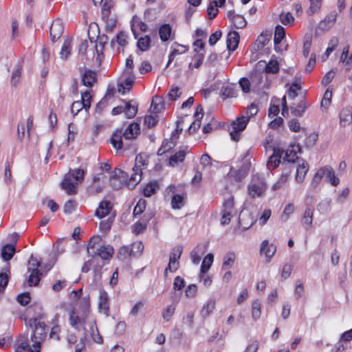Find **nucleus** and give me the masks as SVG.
<instances>
[{"instance_id": "1", "label": "nucleus", "mask_w": 352, "mask_h": 352, "mask_svg": "<svg viewBox=\"0 0 352 352\" xmlns=\"http://www.w3.org/2000/svg\"><path fill=\"white\" fill-rule=\"evenodd\" d=\"M100 237L92 236L88 243L87 254L91 256H98L103 260H107L112 257L114 250L109 245H101Z\"/></svg>"}, {"instance_id": "2", "label": "nucleus", "mask_w": 352, "mask_h": 352, "mask_svg": "<svg viewBox=\"0 0 352 352\" xmlns=\"http://www.w3.org/2000/svg\"><path fill=\"white\" fill-rule=\"evenodd\" d=\"M140 131V126L138 123H132L129 124L124 132L121 129L117 130L111 138V143L116 149H122L123 148L122 138L125 140H131L136 137Z\"/></svg>"}, {"instance_id": "3", "label": "nucleus", "mask_w": 352, "mask_h": 352, "mask_svg": "<svg viewBox=\"0 0 352 352\" xmlns=\"http://www.w3.org/2000/svg\"><path fill=\"white\" fill-rule=\"evenodd\" d=\"M28 324L31 328H33V333L31 335L33 346L40 349L41 342L47 336V331L45 330L46 325L43 322L36 318L30 319Z\"/></svg>"}, {"instance_id": "4", "label": "nucleus", "mask_w": 352, "mask_h": 352, "mask_svg": "<svg viewBox=\"0 0 352 352\" xmlns=\"http://www.w3.org/2000/svg\"><path fill=\"white\" fill-rule=\"evenodd\" d=\"M267 189V184L264 178L258 174L254 175L248 186L249 195L252 198L261 197Z\"/></svg>"}, {"instance_id": "5", "label": "nucleus", "mask_w": 352, "mask_h": 352, "mask_svg": "<svg viewBox=\"0 0 352 352\" xmlns=\"http://www.w3.org/2000/svg\"><path fill=\"white\" fill-rule=\"evenodd\" d=\"M128 174L120 168H116L110 175V184L111 187L115 190L120 189L124 184H126L128 188H134L135 182H131L129 186V181L127 182Z\"/></svg>"}, {"instance_id": "6", "label": "nucleus", "mask_w": 352, "mask_h": 352, "mask_svg": "<svg viewBox=\"0 0 352 352\" xmlns=\"http://www.w3.org/2000/svg\"><path fill=\"white\" fill-rule=\"evenodd\" d=\"M221 213V224L223 226L228 224L231 219L236 215L237 210L234 208V197L232 196H230L227 199L224 200Z\"/></svg>"}, {"instance_id": "7", "label": "nucleus", "mask_w": 352, "mask_h": 352, "mask_svg": "<svg viewBox=\"0 0 352 352\" xmlns=\"http://www.w3.org/2000/svg\"><path fill=\"white\" fill-rule=\"evenodd\" d=\"M183 247L182 245H180L174 247L171 250V252L169 255V262L168 266L166 267L164 270L165 276L167 275L168 271H170V272H175L177 270L179 266V260L181 257Z\"/></svg>"}, {"instance_id": "8", "label": "nucleus", "mask_w": 352, "mask_h": 352, "mask_svg": "<svg viewBox=\"0 0 352 352\" xmlns=\"http://www.w3.org/2000/svg\"><path fill=\"white\" fill-rule=\"evenodd\" d=\"M248 121L249 118L246 116H241L232 121L230 129V135L233 140L238 141L239 140L240 133L245 129Z\"/></svg>"}, {"instance_id": "9", "label": "nucleus", "mask_w": 352, "mask_h": 352, "mask_svg": "<svg viewBox=\"0 0 352 352\" xmlns=\"http://www.w3.org/2000/svg\"><path fill=\"white\" fill-rule=\"evenodd\" d=\"M30 346L27 335H21L16 341L15 352H40V349L32 345Z\"/></svg>"}, {"instance_id": "10", "label": "nucleus", "mask_w": 352, "mask_h": 352, "mask_svg": "<svg viewBox=\"0 0 352 352\" xmlns=\"http://www.w3.org/2000/svg\"><path fill=\"white\" fill-rule=\"evenodd\" d=\"M144 163L142 155H137L135 157V164L133 168V173L129 179V186L131 182H135V185H137L142 179V168L141 166H144Z\"/></svg>"}, {"instance_id": "11", "label": "nucleus", "mask_w": 352, "mask_h": 352, "mask_svg": "<svg viewBox=\"0 0 352 352\" xmlns=\"http://www.w3.org/2000/svg\"><path fill=\"white\" fill-rule=\"evenodd\" d=\"M125 78L122 82L118 84V91L122 94H125V89L129 91L135 81V76L131 70L124 71Z\"/></svg>"}, {"instance_id": "12", "label": "nucleus", "mask_w": 352, "mask_h": 352, "mask_svg": "<svg viewBox=\"0 0 352 352\" xmlns=\"http://www.w3.org/2000/svg\"><path fill=\"white\" fill-rule=\"evenodd\" d=\"M110 6L106 3L103 5L101 14L102 19L106 23V30L111 32L116 25V21L114 19L110 17Z\"/></svg>"}, {"instance_id": "13", "label": "nucleus", "mask_w": 352, "mask_h": 352, "mask_svg": "<svg viewBox=\"0 0 352 352\" xmlns=\"http://www.w3.org/2000/svg\"><path fill=\"white\" fill-rule=\"evenodd\" d=\"M301 151L302 148L299 144H292L287 151H284L283 154H285V157H283V159L287 161V162L289 163H294L295 162V160H296L297 162H298V160H300L301 158L297 157L296 154L298 153H300Z\"/></svg>"}, {"instance_id": "14", "label": "nucleus", "mask_w": 352, "mask_h": 352, "mask_svg": "<svg viewBox=\"0 0 352 352\" xmlns=\"http://www.w3.org/2000/svg\"><path fill=\"white\" fill-rule=\"evenodd\" d=\"M98 309L100 312L104 313L107 316L109 315V297L107 292L102 289L99 290Z\"/></svg>"}, {"instance_id": "15", "label": "nucleus", "mask_w": 352, "mask_h": 352, "mask_svg": "<svg viewBox=\"0 0 352 352\" xmlns=\"http://www.w3.org/2000/svg\"><path fill=\"white\" fill-rule=\"evenodd\" d=\"M63 25L60 19L55 20L50 29L51 39L53 42L58 39L63 32Z\"/></svg>"}, {"instance_id": "16", "label": "nucleus", "mask_w": 352, "mask_h": 352, "mask_svg": "<svg viewBox=\"0 0 352 352\" xmlns=\"http://www.w3.org/2000/svg\"><path fill=\"white\" fill-rule=\"evenodd\" d=\"M296 180L298 183L303 182L305 177L309 170V165L307 162L303 159L298 160V166L296 168Z\"/></svg>"}, {"instance_id": "17", "label": "nucleus", "mask_w": 352, "mask_h": 352, "mask_svg": "<svg viewBox=\"0 0 352 352\" xmlns=\"http://www.w3.org/2000/svg\"><path fill=\"white\" fill-rule=\"evenodd\" d=\"M284 153L283 149L274 148L273 154L270 157L267 166L269 170L274 169L276 168L280 162V158Z\"/></svg>"}, {"instance_id": "18", "label": "nucleus", "mask_w": 352, "mask_h": 352, "mask_svg": "<svg viewBox=\"0 0 352 352\" xmlns=\"http://www.w3.org/2000/svg\"><path fill=\"white\" fill-rule=\"evenodd\" d=\"M78 183L74 182L69 175H65L64 179L61 183V188L66 191L68 195H74L76 193V187Z\"/></svg>"}, {"instance_id": "19", "label": "nucleus", "mask_w": 352, "mask_h": 352, "mask_svg": "<svg viewBox=\"0 0 352 352\" xmlns=\"http://www.w3.org/2000/svg\"><path fill=\"white\" fill-rule=\"evenodd\" d=\"M239 34L237 32H230L227 36L226 45L229 51H234L239 45Z\"/></svg>"}, {"instance_id": "20", "label": "nucleus", "mask_w": 352, "mask_h": 352, "mask_svg": "<svg viewBox=\"0 0 352 352\" xmlns=\"http://www.w3.org/2000/svg\"><path fill=\"white\" fill-rule=\"evenodd\" d=\"M111 208L112 206L111 202L109 201L104 200L100 203L95 214L98 217L103 218L110 213Z\"/></svg>"}, {"instance_id": "21", "label": "nucleus", "mask_w": 352, "mask_h": 352, "mask_svg": "<svg viewBox=\"0 0 352 352\" xmlns=\"http://www.w3.org/2000/svg\"><path fill=\"white\" fill-rule=\"evenodd\" d=\"M276 248L273 244H269L267 241H263L261 247V252L264 254L266 257V261L270 262L271 258L274 256Z\"/></svg>"}, {"instance_id": "22", "label": "nucleus", "mask_w": 352, "mask_h": 352, "mask_svg": "<svg viewBox=\"0 0 352 352\" xmlns=\"http://www.w3.org/2000/svg\"><path fill=\"white\" fill-rule=\"evenodd\" d=\"M96 81V73L91 69H85L82 76V84L88 87H91Z\"/></svg>"}, {"instance_id": "23", "label": "nucleus", "mask_w": 352, "mask_h": 352, "mask_svg": "<svg viewBox=\"0 0 352 352\" xmlns=\"http://www.w3.org/2000/svg\"><path fill=\"white\" fill-rule=\"evenodd\" d=\"M285 36V31L283 27H282L280 25H277L275 28L274 31V50L276 52L280 51L278 45L280 43L282 40Z\"/></svg>"}, {"instance_id": "24", "label": "nucleus", "mask_w": 352, "mask_h": 352, "mask_svg": "<svg viewBox=\"0 0 352 352\" xmlns=\"http://www.w3.org/2000/svg\"><path fill=\"white\" fill-rule=\"evenodd\" d=\"M307 107L308 105L305 100H302L298 104H293L291 106V113L296 117H301L303 116Z\"/></svg>"}, {"instance_id": "25", "label": "nucleus", "mask_w": 352, "mask_h": 352, "mask_svg": "<svg viewBox=\"0 0 352 352\" xmlns=\"http://www.w3.org/2000/svg\"><path fill=\"white\" fill-rule=\"evenodd\" d=\"M352 122V107H347L340 113V122L342 126L349 124Z\"/></svg>"}, {"instance_id": "26", "label": "nucleus", "mask_w": 352, "mask_h": 352, "mask_svg": "<svg viewBox=\"0 0 352 352\" xmlns=\"http://www.w3.org/2000/svg\"><path fill=\"white\" fill-rule=\"evenodd\" d=\"M15 254V245L6 244L3 246L1 251V256L4 261H10Z\"/></svg>"}, {"instance_id": "27", "label": "nucleus", "mask_w": 352, "mask_h": 352, "mask_svg": "<svg viewBox=\"0 0 352 352\" xmlns=\"http://www.w3.org/2000/svg\"><path fill=\"white\" fill-rule=\"evenodd\" d=\"M336 16L337 14L335 12L328 14L325 19L319 23V28L322 30H329L335 23Z\"/></svg>"}, {"instance_id": "28", "label": "nucleus", "mask_w": 352, "mask_h": 352, "mask_svg": "<svg viewBox=\"0 0 352 352\" xmlns=\"http://www.w3.org/2000/svg\"><path fill=\"white\" fill-rule=\"evenodd\" d=\"M313 214V210L311 208H307L301 220V223L306 230L312 226Z\"/></svg>"}, {"instance_id": "29", "label": "nucleus", "mask_w": 352, "mask_h": 352, "mask_svg": "<svg viewBox=\"0 0 352 352\" xmlns=\"http://www.w3.org/2000/svg\"><path fill=\"white\" fill-rule=\"evenodd\" d=\"M84 322V318H80L74 311H72L69 313V323L72 327L79 330L82 327Z\"/></svg>"}, {"instance_id": "30", "label": "nucleus", "mask_w": 352, "mask_h": 352, "mask_svg": "<svg viewBox=\"0 0 352 352\" xmlns=\"http://www.w3.org/2000/svg\"><path fill=\"white\" fill-rule=\"evenodd\" d=\"M216 301L214 299H209L202 307L201 315L206 318L210 316L215 308Z\"/></svg>"}, {"instance_id": "31", "label": "nucleus", "mask_w": 352, "mask_h": 352, "mask_svg": "<svg viewBox=\"0 0 352 352\" xmlns=\"http://www.w3.org/2000/svg\"><path fill=\"white\" fill-rule=\"evenodd\" d=\"M172 32L171 26L165 23L163 24L159 29V35L162 41L165 42L169 40Z\"/></svg>"}, {"instance_id": "32", "label": "nucleus", "mask_w": 352, "mask_h": 352, "mask_svg": "<svg viewBox=\"0 0 352 352\" xmlns=\"http://www.w3.org/2000/svg\"><path fill=\"white\" fill-rule=\"evenodd\" d=\"M301 89L300 78H296V80L292 83L287 91L289 98L294 100L298 96L296 90H301Z\"/></svg>"}, {"instance_id": "33", "label": "nucleus", "mask_w": 352, "mask_h": 352, "mask_svg": "<svg viewBox=\"0 0 352 352\" xmlns=\"http://www.w3.org/2000/svg\"><path fill=\"white\" fill-rule=\"evenodd\" d=\"M236 91L232 85L223 86L220 90V95L225 100L228 98L236 97Z\"/></svg>"}, {"instance_id": "34", "label": "nucleus", "mask_w": 352, "mask_h": 352, "mask_svg": "<svg viewBox=\"0 0 352 352\" xmlns=\"http://www.w3.org/2000/svg\"><path fill=\"white\" fill-rule=\"evenodd\" d=\"M30 274L27 279V283L30 287L36 286L40 280L42 276V273L40 271H30Z\"/></svg>"}, {"instance_id": "35", "label": "nucleus", "mask_w": 352, "mask_h": 352, "mask_svg": "<svg viewBox=\"0 0 352 352\" xmlns=\"http://www.w3.org/2000/svg\"><path fill=\"white\" fill-rule=\"evenodd\" d=\"M279 63L276 60L271 59L268 63H266L265 72L266 74H277L279 72Z\"/></svg>"}, {"instance_id": "36", "label": "nucleus", "mask_w": 352, "mask_h": 352, "mask_svg": "<svg viewBox=\"0 0 352 352\" xmlns=\"http://www.w3.org/2000/svg\"><path fill=\"white\" fill-rule=\"evenodd\" d=\"M151 41V38L148 35L140 37L138 40L137 47L142 52L147 51L150 47Z\"/></svg>"}, {"instance_id": "37", "label": "nucleus", "mask_w": 352, "mask_h": 352, "mask_svg": "<svg viewBox=\"0 0 352 352\" xmlns=\"http://www.w3.org/2000/svg\"><path fill=\"white\" fill-rule=\"evenodd\" d=\"M213 258H214V256H213L212 254H211V253H209L206 256V257L204 258L201 265L200 272L201 274H205L206 272H207L209 270V269L213 262Z\"/></svg>"}, {"instance_id": "38", "label": "nucleus", "mask_w": 352, "mask_h": 352, "mask_svg": "<svg viewBox=\"0 0 352 352\" xmlns=\"http://www.w3.org/2000/svg\"><path fill=\"white\" fill-rule=\"evenodd\" d=\"M235 260V254L233 252L227 253L223 257L222 269L226 270L230 269L234 264Z\"/></svg>"}, {"instance_id": "39", "label": "nucleus", "mask_w": 352, "mask_h": 352, "mask_svg": "<svg viewBox=\"0 0 352 352\" xmlns=\"http://www.w3.org/2000/svg\"><path fill=\"white\" fill-rule=\"evenodd\" d=\"M67 175H69L72 179H75L77 183H80L84 179L85 171L80 168H76L70 170Z\"/></svg>"}, {"instance_id": "40", "label": "nucleus", "mask_w": 352, "mask_h": 352, "mask_svg": "<svg viewBox=\"0 0 352 352\" xmlns=\"http://www.w3.org/2000/svg\"><path fill=\"white\" fill-rule=\"evenodd\" d=\"M186 152L184 150H181L172 155L169 159L170 166H174L179 162H182L184 161Z\"/></svg>"}, {"instance_id": "41", "label": "nucleus", "mask_w": 352, "mask_h": 352, "mask_svg": "<svg viewBox=\"0 0 352 352\" xmlns=\"http://www.w3.org/2000/svg\"><path fill=\"white\" fill-rule=\"evenodd\" d=\"M159 189V185L156 182L148 183L143 189L145 197H149Z\"/></svg>"}, {"instance_id": "42", "label": "nucleus", "mask_w": 352, "mask_h": 352, "mask_svg": "<svg viewBox=\"0 0 352 352\" xmlns=\"http://www.w3.org/2000/svg\"><path fill=\"white\" fill-rule=\"evenodd\" d=\"M289 173V169L286 170L284 173H283L278 180L272 186V189L274 190L281 188L287 182Z\"/></svg>"}, {"instance_id": "43", "label": "nucleus", "mask_w": 352, "mask_h": 352, "mask_svg": "<svg viewBox=\"0 0 352 352\" xmlns=\"http://www.w3.org/2000/svg\"><path fill=\"white\" fill-rule=\"evenodd\" d=\"M232 22L234 26L237 29L244 28L247 25L246 20L243 16L240 14H236V16H233Z\"/></svg>"}, {"instance_id": "44", "label": "nucleus", "mask_w": 352, "mask_h": 352, "mask_svg": "<svg viewBox=\"0 0 352 352\" xmlns=\"http://www.w3.org/2000/svg\"><path fill=\"white\" fill-rule=\"evenodd\" d=\"M71 41L70 40H66L63 43V45L61 48V51L60 52V58L63 60L67 59L71 53Z\"/></svg>"}, {"instance_id": "45", "label": "nucleus", "mask_w": 352, "mask_h": 352, "mask_svg": "<svg viewBox=\"0 0 352 352\" xmlns=\"http://www.w3.org/2000/svg\"><path fill=\"white\" fill-rule=\"evenodd\" d=\"M261 304L258 300H255L252 305V316L254 320H258L261 314Z\"/></svg>"}, {"instance_id": "46", "label": "nucleus", "mask_w": 352, "mask_h": 352, "mask_svg": "<svg viewBox=\"0 0 352 352\" xmlns=\"http://www.w3.org/2000/svg\"><path fill=\"white\" fill-rule=\"evenodd\" d=\"M21 67L20 65L16 66V68L13 71L10 79V85L12 87H16L21 78Z\"/></svg>"}, {"instance_id": "47", "label": "nucleus", "mask_w": 352, "mask_h": 352, "mask_svg": "<svg viewBox=\"0 0 352 352\" xmlns=\"http://www.w3.org/2000/svg\"><path fill=\"white\" fill-rule=\"evenodd\" d=\"M124 112L127 118H133L137 114L138 107L135 105H131L130 102H126L124 106Z\"/></svg>"}, {"instance_id": "48", "label": "nucleus", "mask_w": 352, "mask_h": 352, "mask_svg": "<svg viewBox=\"0 0 352 352\" xmlns=\"http://www.w3.org/2000/svg\"><path fill=\"white\" fill-rule=\"evenodd\" d=\"M41 266V261H38L36 257L31 255L28 260V271H39L38 267Z\"/></svg>"}, {"instance_id": "49", "label": "nucleus", "mask_w": 352, "mask_h": 352, "mask_svg": "<svg viewBox=\"0 0 352 352\" xmlns=\"http://www.w3.org/2000/svg\"><path fill=\"white\" fill-rule=\"evenodd\" d=\"M131 250L132 251L133 256H139L141 255L144 250V245L140 241L133 243L131 246Z\"/></svg>"}, {"instance_id": "50", "label": "nucleus", "mask_w": 352, "mask_h": 352, "mask_svg": "<svg viewBox=\"0 0 352 352\" xmlns=\"http://www.w3.org/2000/svg\"><path fill=\"white\" fill-rule=\"evenodd\" d=\"M328 181L331 183V184L333 186H336L340 183V179L335 175V172L333 169L329 166L327 168V175Z\"/></svg>"}, {"instance_id": "51", "label": "nucleus", "mask_w": 352, "mask_h": 352, "mask_svg": "<svg viewBox=\"0 0 352 352\" xmlns=\"http://www.w3.org/2000/svg\"><path fill=\"white\" fill-rule=\"evenodd\" d=\"M200 253L203 254L204 252H201V248L199 247V245H197L190 252V257H191L192 262L195 265L199 264L201 261Z\"/></svg>"}, {"instance_id": "52", "label": "nucleus", "mask_w": 352, "mask_h": 352, "mask_svg": "<svg viewBox=\"0 0 352 352\" xmlns=\"http://www.w3.org/2000/svg\"><path fill=\"white\" fill-rule=\"evenodd\" d=\"M331 97H332V91L329 90V88H328L322 99L320 106L321 108L327 109L329 106L331 101Z\"/></svg>"}, {"instance_id": "53", "label": "nucleus", "mask_w": 352, "mask_h": 352, "mask_svg": "<svg viewBox=\"0 0 352 352\" xmlns=\"http://www.w3.org/2000/svg\"><path fill=\"white\" fill-rule=\"evenodd\" d=\"M171 205L174 209H180L184 206V198L180 195H175L172 197Z\"/></svg>"}, {"instance_id": "54", "label": "nucleus", "mask_w": 352, "mask_h": 352, "mask_svg": "<svg viewBox=\"0 0 352 352\" xmlns=\"http://www.w3.org/2000/svg\"><path fill=\"white\" fill-rule=\"evenodd\" d=\"M321 213H327L331 210V199H327L320 202L317 206Z\"/></svg>"}, {"instance_id": "55", "label": "nucleus", "mask_w": 352, "mask_h": 352, "mask_svg": "<svg viewBox=\"0 0 352 352\" xmlns=\"http://www.w3.org/2000/svg\"><path fill=\"white\" fill-rule=\"evenodd\" d=\"M322 0H309L310 6L307 12L309 15H312L320 8Z\"/></svg>"}, {"instance_id": "56", "label": "nucleus", "mask_w": 352, "mask_h": 352, "mask_svg": "<svg viewBox=\"0 0 352 352\" xmlns=\"http://www.w3.org/2000/svg\"><path fill=\"white\" fill-rule=\"evenodd\" d=\"M280 21L285 25H292L294 18L290 12L282 13L280 14Z\"/></svg>"}, {"instance_id": "57", "label": "nucleus", "mask_w": 352, "mask_h": 352, "mask_svg": "<svg viewBox=\"0 0 352 352\" xmlns=\"http://www.w3.org/2000/svg\"><path fill=\"white\" fill-rule=\"evenodd\" d=\"M131 256H133L132 251L129 247L122 246L118 250V257L121 260H124Z\"/></svg>"}, {"instance_id": "58", "label": "nucleus", "mask_w": 352, "mask_h": 352, "mask_svg": "<svg viewBox=\"0 0 352 352\" xmlns=\"http://www.w3.org/2000/svg\"><path fill=\"white\" fill-rule=\"evenodd\" d=\"M176 307L174 305H168L162 312V317L166 321H169L175 313Z\"/></svg>"}, {"instance_id": "59", "label": "nucleus", "mask_w": 352, "mask_h": 352, "mask_svg": "<svg viewBox=\"0 0 352 352\" xmlns=\"http://www.w3.org/2000/svg\"><path fill=\"white\" fill-rule=\"evenodd\" d=\"M182 91L177 86L173 85L170 91L168 94V98L170 100H176L180 97Z\"/></svg>"}, {"instance_id": "60", "label": "nucleus", "mask_w": 352, "mask_h": 352, "mask_svg": "<svg viewBox=\"0 0 352 352\" xmlns=\"http://www.w3.org/2000/svg\"><path fill=\"white\" fill-rule=\"evenodd\" d=\"M146 208V201L144 199H140L133 209V215L141 214Z\"/></svg>"}, {"instance_id": "61", "label": "nucleus", "mask_w": 352, "mask_h": 352, "mask_svg": "<svg viewBox=\"0 0 352 352\" xmlns=\"http://www.w3.org/2000/svg\"><path fill=\"white\" fill-rule=\"evenodd\" d=\"M336 73V69H331L329 72H327L322 80V84L324 86L327 85L334 78L335 74Z\"/></svg>"}, {"instance_id": "62", "label": "nucleus", "mask_w": 352, "mask_h": 352, "mask_svg": "<svg viewBox=\"0 0 352 352\" xmlns=\"http://www.w3.org/2000/svg\"><path fill=\"white\" fill-rule=\"evenodd\" d=\"M84 104L83 102H80V100L75 101L72 103L71 107V113L74 116H76L78 112L83 109Z\"/></svg>"}, {"instance_id": "63", "label": "nucleus", "mask_w": 352, "mask_h": 352, "mask_svg": "<svg viewBox=\"0 0 352 352\" xmlns=\"http://www.w3.org/2000/svg\"><path fill=\"white\" fill-rule=\"evenodd\" d=\"M218 6H214L213 2H210L207 8V13L210 19H213L218 14Z\"/></svg>"}, {"instance_id": "64", "label": "nucleus", "mask_w": 352, "mask_h": 352, "mask_svg": "<svg viewBox=\"0 0 352 352\" xmlns=\"http://www.w3.org/2000/svg\"><path fill=\"white\" fill-rule=\"evenodd\" d=\"M76 207V202L72 200H69L65 204L63 211L65 214H71L75 210Z\"/></svg>"}]
</instances>
